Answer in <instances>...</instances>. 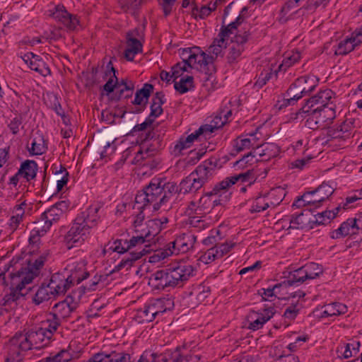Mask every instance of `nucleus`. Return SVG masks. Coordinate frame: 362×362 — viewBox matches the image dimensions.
<instances>
[{"instance_id":"f257e3e1","label":"nucleus","mask_w":362,"mask_h":362,"mask_svg":"<svg viewBox=\"0 0 362 362\" xmlns=\"http://www.w3.org/2000/svg\"><path fill=\"white\" fill-rule=\"evenodd\" d=\"M48 255L49 252L46 251L37 258L29 259L25 266H21L19 269L16 267V271L10 273L11 287L0 300L1 310L12 312L23 307L25 296L22 290L39 275Z\"/></svg>"},{"instance_id":"f03ea898","label":"nucleus","mask_w":362,"mask_h":362,"mask_svg":"<svg viewBox=\"0 0 362 362\" xmlns=\"http://www.w3.org/2000/svg\"><path fill=\"white\" fill-rule=\"evenodd\" d=\"M51 340L40 327L31 329L25 334L17 332L6 344L7 356L5 362H22L23 352L43 348Z\"/></svg>"},{"instance_id":"7ed1b4c3","label":"nucleus","mask_w":362,"mask_h":362,"mask_svg":"<svg viewBox=\"0 0 362 362\" xmlns=\"http://www.w3.org/2000/svg\"><path fill=\"white\" fill-rule=\"evenodd\" d=\"M113 273V269L105 274L99 276H95L89 285L83 286L78 291H72L64 300L55 303L49 312L55 318L61 322L69 318L78 307L80 300L86 291H94L100 282H105L109 276Z\"/></svg>"},{"instance_id":"20e7f679","label":"nucleus","mask_w":362,"mask_h":362,"mask_svg":"<svg viewBox=\"0 0 362 362\" xmlns=\"http://www.w3.org/2000/svg\"><path fill=\"white\" fill-rule=\"evenodd\" d=\"M194 271L192 265L184 264L176 267L158 270L151 275L149 284L158 290L177 286H182L183 283L193 275Z\"/></svg>"},{"instance_id":"39448f33","label":"nucleus","mask_w":362,"mask_h":362,"mask_svg":"<svg viewBox=\"0 0 362 362\" xmlns=\"http://www.w3.org/2000/svg\"><path fill=\"white\" fill-rule=\"evenodd\" d=\"M182 54L187 55L185 58V63H187L189 67L192 68L194 65L198 64L206 71L204 77L205 82L209 80L212 73L215 72L214 57L206 54L199 47L185 49Z\"/></svg>"},{"instance_id":"423d86ee","label":"nucleus","mask_w":362,"mask_h":362,"mask_svg":"<svg viewBox=\"0 0 362 362\" xmlns=\"http://www.w3.org/2000/svg\"><path fill=\"white\" fill-rule=\"evenodd\" d=\"M251 27L247 25L243 30H237L235 35L231 39L232 45L229 48L227 56L228 62L230 64L236 63L238 59L241 56L245 49V45L251 38L252 33L250 32Z\"/></svg>"},{"instance_id":"0eeeda50","label":"nucleus","mask_w":362,"mask_h":362,"mask_svg":"<svg viewBox=\"0 0 362 362\" xmlns=\"http://www.w3.org/2000/svg\"><path fill=\"white\" fill-rule=\"evenodd\" d=\"M86 226L74 219L64 238V242L68 249L81 245L90 237L91 231L88 226Z\"/></svg>"},{"instance_id":"6e6552de","label":"nucleus","mask_w":362,"mask_h":362,"mask_svg":"<svg viewBox=\"0 0 362 362\" xmlns=\"http://www.w3.org/2000/svg\"><path fill=\"white\" fill-rule=\"evenodd\" d=\"M87 264L88 262L84 258L70 259V262L64 271L68 272L69 281L73 285L80 284L89 276Z\"/></svg>"},{"instance_id":"1a4fd4ad","label":"nucleus","mask_w":362,"mask_h":362,"mask_svg":"<svg viewBox=\"0 0 362 362\" xmlns=\"http://www.w3.org/2000/svg\"><path fill=\"white\" fill-rule=\"evenodd\" d=\"M333 92L330 89L320 91L315 95L306 100L305 105L296 113V118L302 114L313 113L315 107H322L331 100Z\"/></svg>"},{"instance_id":"9d476101","label":"nucleus","mask_w":362,"mask_h":362,"mask_svg":"<svg viewBox=\"0 0 362 362\" xmlns=\"http://www.w3.org/2000/svg\"><path fill=\"white\" fill-rule=\"evenodd\" d=\"M47 284L56 297L65 294L74 286L69 281L68 272L65 271L53 274Z\"/></svg>"},{"instance_id":"9b49d317","label":"nucleus","mask_w":362,"mask_h":362,"mask_svg":"<svg viewBox=\"0 0 362 362\" xmlns=\"http://www.w3.org/2000/svg\"><path fill=\"white\" fill-rule=\"evenodd\" d=\"M302 85L301 81L296 82L295 81L284 94L283 100H279L275 106L279 110H281L288 105H293L298 100L306 95L301 90Z\"/></svg>"},{"instance_id":"f8f14e48","label":"nucleus","mask_w":362,"mask_h":362,"mask_svg":"<svg viewBox=\"0 0 362 362\" xmlns=\"http://www.w3.org/2000/svg\"><path fill=\"white\" fill-rule=\"evenodd\" d=\"M101 209L100 204H95L89 206L85 211L77 215L75 219L86 227L88 226L89 230L95 227L100 219L98 212Z\"/></svg>"},{"instance_id":"ddd939ff","label":"nucleus","mask_w":362,"mask_h":362,"mask_svg":"<svg viewBox=\"0 0 362 362\" xmlns=\"http://www.w3.org/2000/svg\"><path fill=\"white\" fill-rule=\"evenodd\" d=\"M51 16L69 30H75L79 24L77 16L69 13L63 5H57Z\"/></svg>"},{"instance_id":"4468645a","label":"nucleus","mask_w":362,"mask_h":362,"mask_svg":"<svg viewBox=\"0 0 362 362\" xmlns=\"http://www.w3.org/2000/svg\"><path fill=\"white\" fill-rule=\"evenodd\" d=\"M166 308H163V300L156 299L152 303L145 305L143 308L138 310L137 315L142 319L143 322H152L156 316L160 313L165 312Z\"/></svg>"},{"instance_id":"2eb2a0df","label":"nucleus","mask_w":362,"mask_h":362,"mask_svg":"<svg viewBox=\"0 0 362 362\" xmlns=\"http://www.w3.org/2000/svg\"><path fill=\"white\" fill-rule=\"evenodd\" d=\"M153 90V86L147 83L144 85L142 88L136 92L134 100L132 103L136 107L132 111V112L139 114L146 109L151 93Z\"/></svg>"},{"instance_id":"dca6fc26","label":"nucleus","mask_w":362,"mask_h":362,"mask_svg":"<svg viewBox=\"0 0 362 362\" xmlns=\"http://www.w3.org/2000/svg\"><path fill=\"white\" fill-rule=\"evenodd\" d=\"M197 237L192 233H183L178 236L173 242L170 243L172 245L173 250L170 253L179 252L185 253L192 249L196 242Z\"/></svg>"},{"instance_id":"f3484780","label":"nucleus","mask_w":362,"mask_h":362,"mask_svg":"<svg viewBox=\"0 0 362 362\" xmlns=\"http://www.w3.org/2000/svg\"><path fill=\"white\" fill-rule=\"evenodd\" d=\"M313 114L317 117L322 129H325L328 127L336 117L334 105L327 103L322 107H315Z\"/></svg>"},{"instance_id":"a211bd4d","label":"nucleus","mask_w":362,"mask_h":362,"mask_svg":"<svg viewBox=\"0 0 362 362\" xmlns=\"http://www.w3.org/2000/svg\"><path fill=\"white\" fill-rule=\"evenodd\" d=\"M116 70L115 69V74ZM134 89V83L127 79L120 81L115 74V100L131 98Z\"/></svg>"},{"instance_id":"6ab92c4d","label":"nucleus","mask_w":362,"mask_h":362,"mask_svg":"<svg viewBox=\"0 0 362 362\" xmlns=\"http://www.w3.org/2000/svg\"><path fill=\"white\" fill-rule=\"evenodd\" d=\"M178 354L174 351H168L163 354H157L151 351H145L140 356L138 362H176Z\"/></svg>"},{"instance_id":"aec40b11","label":"nucleus","mask_w":362,"mask_h":362,"mask_svg":"<svg viewBox=\"0 0 362 362\" xmlns=\"http://www.w3.org/2000/svg\"><path fill=\"white\" fill-rule=\"evenodd\" d=\"M33 224L34 227L29 237V243L30 244L37 243L40 240V237L44 236L49 230L52 225L42 214Z\"/></svg>"},{"instance_id":"412c9836","label":"nucleus","mask_w":362,"mask_h":362,"mask_svg":"<svg viewBox=\"0 0 362 362\" xmlns=\"http://www.w3.org/2000/svg\"><path fill=\"white\" fill-rule=\"evenodd\" d=\"M162 187L165 188L163 192V194L160 198V201L153 205L155 211L158 210L163 206L169 208L172 204L171 200L177 193H179L180 186H177L175 183L168 182L162 185Z\"/></svg>"},{"instance_id":"4be33fe9","label":"nucleus","mask_w":362,"mask_h":362,"mask_svg":"<svg viewBox=\"0 0 362 362\" xmlns=\"http://www.w3.org/2000/svg\"><path fill=\"white\" fill-rule=\"evenodd\" d=\"M23 59L32 70L39 73L40 75L47 76L50 74L51 71L49 66L39 56L29 53L25 54Z\"/></svg>"},{"instance_id":"5701e85b","label":"nucleus","mask_w":362,"mask_h":362,"mask_svg":"<svg viewBox=\"0 0 362 362\" xmlns=\"http://www.w3.org/2000/svg\"><path fill=\"white\" fill-rule=\"evenodd\" d=\"M274 314V309L272 307L264 309V314L251 313L248 316L250 321L249 328L252 330H257L262 327L264 323L269 320Z\"/></svg>"},{"instance_id":"b1692460","label":"nucleus","mask_w":362,"mask_h":362,"mask_svg":"<svg viewBox=\"0 0 362 362\" xmlns=\"http://www.w3.org/2000/svg\"><path fill=\"white\" fill-rule=\"evenodd\" d=\"M213 170V167H209L205 165H198L195 170L191 174H194L192 177L193 186L192 189L194 192H197L199 189L208 180L209 177L211 175V171Z\"/></svg>"},{"instance_id":"393cba45","label":"nucleus","mask_w":362,"mask_h":362,"mask_svg":"<svg viewBox=\"0 0 362 362\" xmlns=\"http://www.w3.org/2000/svg\"><path fill=\"white\" fill-rule=\"evenodd\" d=\"M161 182L159 178H154L144 188L151 204H154L156 202H158L163 194V192L165 188L162 187Z\"/></svg>"},{"instance_id":"a878e982","label":"nucleus","mask_w":362,"mask_h":362,"mask_svg":"<svg viewBox=\"0 0 362 362\" xmlns=\"http://www.w3.org/2000/svg\"><path fill=\"white\" fill-rule=\"evenodd\" d=\"M334 191V189L325 182H322L315 190L308 191L309 195L317 194L316 199L313 200V206H315V208L319 207L323 202L333 194Z\"/></svg>"},{"instance_id":"bb28decb","label":"nucleus","mask_w":362,"mask_h":362,"mask_svg":"<svg viewBox=\"0 0 362 362\" xmlns=\"http://www.w3.org/2000/svg\"><path fill=\"white\" fill-rule=\"evenodd\" d=\"M240 18L237 21L230 23L228 25H222L220 33H218V38H215L211 45L226 46V40L228 39L230 35L235 33L238 30V24L240 23Z\"/></svg>"},{"instance_id":"cd10ccee","label":"nucleus","mask_w":362,"mask_h":362,"mask_svg":"<svg viewBox=\"0 0 362 362\" xmlns=\"http://www.w3.org/2000/svg\"><path fill=\"white\" fill-rule=\"evenodd\" d=\"M149 252V249L143 248L137 249L125 255L121 260L120 263L115 267V272L119 271L122 268L127 267L130 268L134 262L141 258L144 255Z\"/></svg>"},{"instance_id":"c85d7f7f","label":"nucleus","mask_w":362,"mask_h":362,"mask_svg":"<svg viewBox=\"0 0 362 362\" xmlns=\"http://www.w3.org/2000/svg\"><path fill=\"white\" fill-rule=\"evenodd\" d=\"M56 298V296L49 287V285H47V282L45 281L40 285V286H39L33 296L32 300L35 305H39L45 301H48L49 300L54 299Z\"/></svg>"},{"instance_id":"c756f323","label":"nucleus","mask_w":362,"mask_h":362,"mask_svg":"<svg viewBox=\"0 0 362 362\" xmlns=\"http://www.w3.org/2000/svg\"><path fill=\"white\" fill-rule=\"evenodd\" d=\"M356 218L347 219L346 221L341 224L338 229L332 232L331 238L333 239H338L351 234H354L355 232H351V230H353L355 228H358L356 224Z\"/></svg>"},{"instance_id":"7c9ffc66","label":"nucleus","mask_w":362,"mask_h":362,"mask_svg":"<svg viewBox=\"0 0 362 362\" xmlns=\"http://www.w3.org/2000/svg\"><path fill=\"white\" fill-rule=\"evenodd\" d=\"M37 171V163L34 160H27L23 162L18 169V174H21V177L30 181L36 177Z\"/></svg>"},{"instance_id":"2f4dec72","label":"nucleus","mask_w":362,"mask_h":362,"mask_svg":"<svg viewBox=\"0 0 362 362\" xmlns=\"http://www.w3.org/2000/svg\"><path fill=\"white\" fill-rule=\"evenodd\" d=\"M142 52V45L136 38H129L127 46L124 52L123 57L129 62H132L136 54Z\"/></svg>"},{"instance_id":"473e14b6","label":"nucleus","mask_w":362,"mask_h":362,"mask_svg":"<svg viewBox=\"0 0 362 362\" xmlns=\"http://www.w3.org/2000/svg\"><path fill=\"white\" fill-rule=\"evenodd\" d=\"M62 322L53 317L49 313L47 314L46 320L42 322V326L40 328L45 331V333L51 339L54 334L57 332L58 327L61 325Z\"/></svg>"},{"instance_id":"72a5a7b5","label":"nucleus","mask_w":362,"mask_h":362,"mask_svg":"<svg viewBox=\"0 0 362 362\" xmlns=\"http://www.w3.org/2000/svg\"><path fill=\"white\" fill-rule=\"evenodd\" d=\"M165 103V95L162 91L156 92L152 98L149 117L155 118L163 113L162 105Z\"/></svg>"},{"instance_id":"f704fd0d","label":"nucleus","mask_w":362,"mask_h":362,"mask_svg":"<svg viewBox=\"0 0 362 362\" xmlns=\"http://www.w3.org/2000/svg\"><path fill=\"white\" fill-rule=\"evenodd\" d=\"M262 148V154H259V161H267L272 158L276 157L280 148L274 143H267L260 146Z\"/></svg>"},{"instance_id":"c9c22d12","label":"nucleus","mask_w":362,"mask_h":362,"mask_svg":"<svg viewBox=\"0 0 362 362\" xmlns=\"http://www.w3.org/2000/svg\"><path fill=\"white\" fill-rule=\"evenodd\" d=\"M288 278L289 279L288 280L283 281V284H284L285 288L294 286L297 283L302 284L308 279L304 266L291 273Z\"/></svg>"},{"instance_id":"e433bc0d","label":"nucleus","mask_w":362,"mask_h":362,"mask_svg":"<svg viewBox=\"0 0 362 362\" xmlns=\"http://www.w3.org/2000/svg\"><path fill=\"white\" fill-rule=\"evenodd\" d=\"M350 125L345 122H342L337 127H330L327 130V136L331 139H343L349 137L350 135Z\"/></svg>"},{"instance_id":"4c0bfd02","label":"nucleus","mask_w":362,"mask_h":362,"mask_svg":"<svg viewBox=\"0 0 362 362\" xmlns=\"http://www.w3.org/2000/svg\"><path fill=\"white\" fill-rule=\"evenodd\" d=\"M202 134V129H198L194 133L188 135L185 138H180L177 144L175 146L174 151L181 153L183 149L189 148L192 142Z\"/></svg>"},{"instance_id":"58836bf2","label":"nucleus","mask_w":362,"mask_h":362,"mask_svg":"<svg viewBox=\"0 0 362 362\" xmlns=\"http://www.w3.org/2000/svg\"><path fill=\"white\" fill-rule=\"evenodd\" d=\"M312 211L313 210L311 209H305L297 215H292L289 220L290 226L288 228H294L298 230L303 229L306 226L308 222V220L303 219V216H308L310 213H312Z\"/></svg>"},{"instance_id":"ea45409f","label":"nucleus","mask_w":362,"mask_h":362,"mask_svg":"<svg viewBox=\"0 0 362 362\" xmlns=\"http://www.w3.org/2000/svg\"><path fill=\"white\" fill-rule=\"evenodd\" d=\"M75 353L71 349H64L53 356L47 357V362H69L74 358Z\"/></svg>"},{"instance_id":"a19ab883","label":"nucleus","mask_w":362,"mask_h":362,"mask_svg":"<svg viewBox=\"0 0 362 362\" xmlns=\"http://www.w3.org/2000/svg\"><path fill=\"white\" fill-rule=\"evenodd\" d=\"M160 221L158 220H149L145 224V233L144 235L148 239V243L153 240V238L161 230Z\"/></svg>"},{"instance_id":"79ce46f5","label":"nucleus","mask_w":362,"mask_h":362,"mask_svg":"<svg viewBox=\"0 0 362 362\" xmlns=\"http://www.w3.org/2000/svg\"><path fill=\"white\" fill-rule=\"evenodd\" d=\"M336 217V213L334 211H325L315 215L314 221H308L310 223V228H313V225H325Z\"/></svg>"},{"instance_id":"37998d69","label":"nucleus","mask_w":362,"mask_h":362,"mask_svg":"<svg viewBox=\"0 0 362 362\" xmlns=\"http://www.w3.org/2000/svg\"><path fill=\"white\" fill-rule=\"evenodd\" d=\"M47 150V146L42 136L34 137L31 143V147L28 148L31 155L38 156L43 154Z\"/></svg>"},{"instance_id":"c03bdc74","label":"nucleus","mask_w":362,"mask_h":362,"mask_svg":"<svg viewBox=\"0 0 362 362\" xmlns=\"http://www.w3.org/2000/svg\"><path fill=\"white\" fill-rule=\"evenodd\" d=\"M194 87V78L187 76L180 78L179 82L174 79V88L181 94L185 93Z\"/></svg>"},{"instance_id":"a18cd8bd","label":"nucleus","mask_w":362,"mask_h":362,"mask_svg":"<svg viewBox=\"0 0 362 362\" xmlns=\"http://www.w3.org/2000/svg\"><path fill=\"white\" fill-rule=\"evenodd\" d=\"M300 81H302L301 83H303L301 90L306 95L313 91L317 84V80L315 76H301L298 78L296 82H300Z\"/></svg>"},{"instance_id":"49530a36","label":"nucleus","mask_w":362,"mask_h":362,"mask_svg":"<svg viewBox=\"0 0 362 362\" xmlns=\"http://www.w3.org/2000/svg\"><path fill=\"white\" fill-rule=\"evenodd\" d=\"M25 203L23 202L21 204L15 206L16 215L12 216L9 220V226L12 230H16L20 223L23 221V218L25 214L23 206H25Z\"/></svg>"},{"instance_id":"de8ad7c7","label":"nucleus","mask_w":362,"mask_h":362,"mask_svg":"<svg viewBox=\"0 0 362 362\" xmlns=\"http://www.w3.org/2000/svg\"><path fill=\"white\" fill-rule=\"evenodd\" d=\"M113 351L105 350V346H103L101 351L93 355L88 362H113Z\"/></svg>"},{"instance_id":"09e8293b","label":"nucleus","mask_w":362,"mask_h":362,"mask_svg":"<svg viewBox=\"0 0 362 362\" xmlns=\"http://www.w3.org/2000/svg\"><path fill=\"white\" fill-rule=\"evenodd\" d=\"M266 196H259L255 198L251 208L250 209V211L251 213H256L263 211L267 209L270 204L275 205L274 202H268L266 201Z\"/></svg>"},{"instance_id":"8fccbe9b","label":"nucleus","mask_w":362,"mask_h":362,"mask_svg":"<svg viewBox=\"0 0 362 362\" xmlns=\"http://www.w3.org/2000/svg\"><path fill=\"white\" fill-rule=\"evenodd\" d=\"M347 311V307L340 303H334L328 306L323 312L325 316H334L344 314Z\"/></svg>"},{"instance_id":"3c124183","label":"nucleus","mask_w":362,"mask_h":362,"mask_svg":"<svg viewBox=\"0 0 362 362\" xmlns=\"http://www.w3.org/2000/svg\"><path fill=\"white\" fill-rule=\"evenodd\" d=\"M306 271V275L308 279H314L322 274V267L315 262H310L304 265Z\"/></svg>"},{"instance_id":"603ef678","label":"nucleus","mask_w":362,"mask_h":362,"mask_svg":"<svg viewBox=\"0 0 362 362\" xmlns=\"http://www.w3.org/2000/svg\"><path fill=\"white\" fill-rule=\"evenodd\" d=\"M284 286L283 282L276 284L272 288H262L258 291L259 294L262 296V300L265 301L268 300V298L276 297V295L279 293L277 290Z\"/></svg>"},{"instance_id":"864d4df0","label":"nucleus","mask_w":362,"mask_h":362,"mask_svg":"<svg viewBox=\"0 0 362 362\" xmlns=\"http://www.w3.org/2000/svg\"><path fill=\"white\" fill-rule=\"evenodd\" d=\"M356 45L352 42L351 38H348L342 42H341L338 48L335 51L336 54L339 55H345L350 52H351Z\"/></svg>"},{"instance_id":"5fc2aeb1","label":"nucleus","mask_w":362,"mask_h":362,"mask_svg":"<svg viewBox=\"0 0 362 362\" xmlns=\"http://www.w3.org/2000/svg\"><path fill=\"white\" fill-rule=\"evenodd\" d=\"M234 185V181L233 177H226L225 180L221 181V182L216 185L210 192L206 193V196L212 197L217 194L221 190H225L228 189L230 185Z\"/></svg>"},{"instance_id":"6e6d98bb","label":"nucleus","mask_w":362,"mask_h":362,"mask_svg":"<svg viewBox=\"0 0 362 362\" xmlns=\"http://www.w3.org/2000/svg\"><path fill=\"white\" fill-rule=\"evenodd\" d=\"M232 177L234 181V184H235L238 181L241 180L242 182H248L250 185L257 179L254 169L248 170L245 173L232 176Z\"/></svg>"},{"instance_id":"4d7b16f0","label":"nucleus","mask_w":362,"mask_h":362,"mask_svg":"<svg viewBox=\"0 0 362 362\" xmlns=\"http://www.w3.org/2000/svg\"><path fill=\"white\" fill-rule=\"evenodd\" d=\"M233 148L236 153L241 152L245 149H249L254 145L250 139H241L238 137L234 141Z\"/></svg>"},{"instance_id":"13d9d810","label":"nucleus","mask_w":362,"mask_h":362,"mask_svg":"<svg viewBox=\"0 0 362 362\" xmlns=\"http://www.w3.org/2000/svg\"><path fill=\"white\" fill-rule=\"evenodd\" d=\"M42 214L52 224L57 222L62 216V214L59 211V209H57V208L54 207V206H52L49 209L46 210Z\"/></svg>"},{"instance_id":"bf43d9fd","label":"nucleus","mask_w":362,"mask_h":362,"mask_svg":"<svg viewBox=\"0 0 362 362\" xmlns=\"http://www.w3.org/2000/svg\"><path fill=\"white\" fill-rule=\"evenodd\" d=\"M146 242L148 243V239L144 235V233H141V234L133 236L129 241H124V244L127 245L126 250H130L132 247L144 244Z\"/></svg>"},{"instance_id":"052dcab7","label":"nucleus","mask_w":362,"mask_h":362,"mask_svg":"<svg viewBox=\"0 0 362 362\" xmlns=\"http://www.w3.org/2000/svg\"><path fill=\"white\" fill-rule=\"evenodd\" d=\"M149 204L151 203L148 202V198L144 189L139 192L135 197V205H137V209L144 210Z\"/></svg>"},{"instance_id":"680f3d73","label":"nucleus","mask_w":362,"mask_h":362,"mask_svg":"<svg viewBox=\"0 0 362 362\" xmlns=\"http://www.w3.org/2000/svg\"><path fill=\"white\" fill-rule=\"evenodd\" d=\"M194 177V174H189L187 177L183 179L180 183V189L179 193L186 194L190 192H194L192 189L194 180L192 177Z\"/></svg>"},{"instance_id":"e2e57ef3","label":"nucleus","mask_w":362,"mask_h":362,"mask_svg":"<svg viewBox=\"0 0 362 362\" xmlns=\"http://www.w3.org/2000/svg\"><path fill=\"white\" fill-rule=\"evenodd\" d=\"M185 58L182 59V62H178L172 67L171 76L176 80L178 77L181 76L185 71H187V63H185Z\"/></svg>"},{"instance_id":"0e129e2a","label":"nucleus","mask_w":362,"mask_h":362,"mask_svg":"<svg viewBox=\"0 0 362 362\" xmlns=\"http://www.w3.org/2000/svg\"><path fill=\"white\" fill-rule=\"evenodd\" d=\"M218 119V117H216L212 122L214 124H204L201 126L199 129H202V134H210L211 133L214 132V129H217L221 127H223L226 124V121L221 122L220 124L218 122H216V119ZM221 119V117H219Z\"/></svg>"},{"instance_id":"69168bd1","label":"nucleus","mask_w":362,"mask_h":362,"mask_svg":"<svg viewBox=\"0 0 362 362\" xmlns=\"http://www.w3.org/2000/svg\"><path fill=\"white\" fill-rule=\"evenodd\" d=\"M251 156H252L251 153L245 154L244 156H243L242 158L237 160L234 163V166L238 167L239 168H244L245 167L247 166V164L251 165L254 163L259 162L258 158H257V159L254 160V159L251 158Z\"/></svg>"},{"instance_id":"338daca9","label":"nucleus","mask_w":362,"mask_h":362,"mask_svg":"<svg viewBox=\"0 0 362 362\" xmlns=\"http://www.w3.org/2000/svg\"><path fill=\"white\" fill-rule=\"evenodd\" d=\"M235 243H222L213 247L217 251V256L218 258L222 257L224 255L228 253L234 246Z\"/></svg>"},{"instance_id":"774afa93","label":"nucleus","mask_w":362,"mask_h":362,"mask_svg":"<svg viewBox=\"0 0 362 362\" xmlns=\"http://www.w3.org/2000/svg\"><path fill=\"white\" fill-rule=\"evenodd\" d=\"M45 37L49 41H57L62 37V30L59 28H53L44 33Z\"/></svg>"}]
</instances>
